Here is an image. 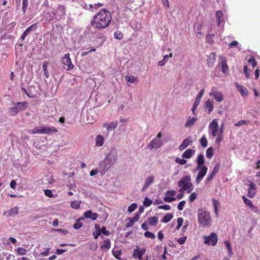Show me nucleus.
<instances>
[{"label": "nucleus", "mask_w": 260, "mask_h": 260, "mask_svg": "<svg viewBox=\"0 0 260 260\" xmlns=\"http://www.w3.org/2000/svg\"><path fill=\"white\" fill-rule=\"evenodd\" d=\"M192 143L191 140L188 138L185 139L183 141L181 144L179 146V150L180 151H182L185 149L189 144Z\"/></svg>", "instance_id": "24"}, {"label": "nucleus", "mask_w": 260, "mask_h": 260, "mask_svg": "<svg viewBox=\"0 0 260 260\" xmlns=\"http://www.w3.org/2000/svg\"><path fill=\"white\" fill-rule=\"evenodd\" d=\"M243 71L246 77L248 78L250 76V71L246 66L244 67Z\"/></svg>", "instance_id": "57"}, {"label": "nucleus", "mask_w": 260, "mask_h": 260, "mask_svg": "<svg viewBox=\"0 0 260 260\" xmlns=\"http://www.w3.org/2000/svg\"><path fill=\"white\" fill-rule=\"evenodd\" d=\"M197 196V195L195 192L191 193L189 197V201L191 202H193L196 199Z\"/></svg>", "instance_id": "62"}, {"label": "nucleus", "mask_w": 260, "mask_h": 260, "mask_svg": "<svg viewBox=\"0 0 260 260\" xmlns=\"http://www.w3.org/2000/svg\"><path fill=\"white\" fill-rule=\"evenodd\" d=\"M178 186L180 188L179 190L180 192L186 191L187 193H190L194 188L189 175H185L181 177L178 182Z\"/></svg>", "instance_id": "3"}, {"label": "nucleus", "mask_w": 260, "mask_h": 260, "mask_svg": "<svg viewBox=\"0 0 260 260\" xmlns=\"http://www.w3.org/2000/svg\"><path fill=\"white\" fill-rule=\"evenodd\" d=\"M112 17L110 13L106 9H102L93 17L90 24L96 29H103L107 27L110 23Z\"/></svg>", "instance_id": "1"}, {"label": "nucleus", "mask_w": 260, "mask_h": 260, "mask_svg": "<svg viewBox=\"0 0 260 260\" xmlns=\"http://www.w3.org/2000/svg\"><path fill=\"white\" fill-rule=\"evenodd\" d=\"M95 145L98 147L102 146L104 143V138L103 136L98 135L96 136L95 140Z\"/></svg>", "instance_id": "28"}, {"label": "nucleus", "mask_w": 260, "mask_h": 260, "mask_svg": "<svg viewBox=\"0 0 260 260\" xmlns=\"http://www.w3.org/2000/svg\"><path fill=\"white\" fill-rule=\"evenodd\" d=\"M48 64V62L45 61L43 62V66H42V68L44 72V75L47 78H48V77H49V73L47 70Z\"/></svg>", "instance_id": "39"}, {"label": "nucleus", "mask_w": 260, "mask_h": 260, "mask_svg": "<svg viewBox=\"0 0 260 260\" xmlns=\"http://www.w3.org/2000/svg\"><path fill=\"white\" fill-rule=\"evenodd\" d=\"M62 63L68 66V71H70L74 68V65L72 63L71 59L70 58V54L69 53L64 54L62 58Z\"/></svg>", "instance_id": "13"}, {"label": "nucleus", "mask_w": 260, "mask_h": 260, "mask_svg": "<svg viewBox=\"0 0 260 260\" xmlns=\"http://www.w3.org/2000/svg\"><path fill=\"white\" fill-rule=\"evenodd\" d=\"M212 201V203H213V205L214 206V209L218 208V206L220 205L219 202L217 200H216L214 199H213Z\"/></svg>", "instance_id": "64"}, {"label": "nucleus", "mask_w": 260, "mask_h": 260, "mask_svg": "<svg viewBox=\"0 0 260 260\" xmlns=\"http://www.w3.org/2000/svg\"><path fill=\"white\" fill-rule=\"evenodd\" d=\"M42 134H50L57 132V129L53 126H41Z\"/></svg>", "instance_id": "19"}, {"label": "nucleus", "mask_w": 260, "mask_h": 260, "mask_svg": "<svg viewBox=\"0 0 260 260\" xmlns=\"http://www.w3.org/2000/svg\"><path fill=\"white\" fill-rule=\"evenodd\" d=\"M84 215L85 218L91 219L92 220H95L98 217L97 213H92L91 210H88L86 211Z\"/></svg>", "instance_id": "23"}, {"label": "nucleus", "mask_w": 260, "mask_h": 260, "mask_svg": "<svg viewBox=\"0 0 260 260\" xmlns=\"http://www.w3.org/2000/svg\"><path fill=\"white\" fill-rule=\"evenodd\" d=\"M146 249L142 248H139L138 246H136V248L134 249L133 253V256L135 258H138L139 260L142 259V256L145 254Z\"/></svg>", "instance_id": "14"}, {"label": "nucleus", "mask_w": 260, "mask_h": 260, "mask_svg": "<svg viewBox=\"0 0 260 260\" xmlns=\"http://www.w3.org/2000/svg\"><path fill=\"white\" fill-rule=\"evenodd\" d=\"M28 6V0H22V10L23 14H25Z\"/></svg>", "instance_id": "54"}, {"label": "nucleus", "mask_w": 260, "mask_h": 260, "mask_svg": "<svg viewBox=\"0 0 260 260\" xmlns=\"http://www.w3.org/2000/svg\"><path fill=\"white\" fill-rule=\"evenodd\" d=\"M256 187L253 183H250L248 189V197L252 198L255 194Z\"/></svg>", "instance_id": "22"}, {"label": "nucleus", "mask_w": 260, "mask_h": 260, "mask_svg": "<svg viewBox=\"0 0 260 260\" xmlns=\"http://www.w3.org/2000/svg\"><path fill=\"white\" fill-rule=\"evenodd\" d=\"M117 157V155L116 153L114 151H111L107 155L104 160L112 167L116 162Z\"/></svg>", "instance_id": "10"}, {"label": "nucleus", "mask_w": 260, "mask_h": 260, "mask_svg": "<svg viewBox=\"0 0 260 260\" xmlns=\"http://www.w3.org/2000/svg\"><path fill=\"white\" fill-rule=\"evenodd\" d=\"M100 170L99 173L101 176H103L105 173L111 167L108 162L103 160L99 164Z\"/></svg>", "instance_id": "16"}, {"label": "nucleus", "mask_w": 260, "mask_h": 260, "mask_svg": "<svg viewBox=\"0 0 260 260\" xmlns=\"http://www.w3.org/2000/svg\"><path fill=\"white\" fill-rule=\"evenodd\" d=\"M242 199L243 200L244 203L246 205H247L248 206H249V207L251 210H252L255 206L253 205V204L252 202H251V201H250V200H249L247 198H246V197H245L244 196H243L242 197Z\"/></svg>", "instance_id": "33"}, {"label": "nucleus", "mask_w": 260, "mask_h": 260, "mask_svg": "<svg viewBox=\"0 0 260 260\" xmlns=\"http://www.w3.org/2000/svg\"><path fill=\"white\" fill-rule=\"evenodd\" d=\"M194 152V150L190 149H188L182 154V156L183 158L188 159L192 156Z\"/></svg>", "instance_id": "30"}, {"label": "nucleus", "mask_w": 260, "mask_h": 260, "mask_svg": "<svg viewBox=\"0 0 260 260\" xmlns=\"http://www.w3.org/2000/svg\"><path fill=\"white\" fill-rule=\"evenodd\" d=\"M221 68L222 72L224 73H226L228 71L229 67L225 61H222L221 62Z\"/></svg>", "instance_id": "47"}, {"label": "nucleus", "mask_w": 260, "mask_h": 260, "mask_svg": "<svg viewBox=\"0 0 260 260\" xmlns=\"http://www.w3.org/2000/svg\"><path fill=\"white\" fill-rule=\"evenodd\" d=\"M154 181V177L151 175L146 178L143 187L142 188V191H145Z\"/></svg>", "instance_id": "17"}, {"label": "nucleus", "mask_w": 260, "mask_h": 260, "mask_svg": "<svg viewBox=\"0 0 260 260\" xmlns=\"http://www.w3.org/2000/svg\"><path fill=\"white\" fill-rule=\"evenodd\" d=\"M28 133L30 134H42L41 126H37L32 129L28 131Z\"/></svg>", "instance_id": "37"}, {"label": "nucleus", "mask_w": 260, "mask_h": 260, "mask_svg": "<svg viewBox=\"0 0 260 260\" xmlns=\"http://www.w3.org/2000/svg\"><path fill=\"white\" fill-rule=\"evenodd\" d=\"M37 23L32 24L30 26H29L28 28H27L26 30L30 33L31 32L35 31L37 29Z\"/></svg>", "instance_id": "56"}, {"label": "nucleus", "mask_w": 260, "mask_h": 260, "mask_svg": "<svg viewBox=\"0 0 260 260\" xmlns=\"http://www.w3.org/2000/svg\"><path fill=\"white\" fill-rule=\"evenodd\" d=\"M205 160L204 156L202 154H200L198 156L197 159V167L205 166L204 164Z\"/></svg>", "instance_id": "31"}, {"label": "nucleus", "mask_w": 260, "mask_h": 260, "mask_svg": "<svg viewBox=\"0 0 260 260\" xmlns=\"http://www.w3.org/2000/svg\"><path fill=\"white\" fill-rule=\"evenodd\" d=\"M198 220L202 227H209L211 225L212 219L210 213L205 208L198 209Z\"/></svg>", "instance_id": "2"}, {"label": "nucleus", "mask_w": 260, "mask_h": 260, "mask_svg": "<svg viewBox=\"0 0 260 260\" xmlns=\"http://www.w3.org/2000/svg\"><path fill=\"white\" fill-rule=\"evenodd\" d=\"M152 203V201L149 199L148 197L145 198L143 204L146 207H149Z\"/></svg>", "instance_id": "53"}, {"label": "nucleus", "mask_w": 260, "mask_h": 260, "mask_svg": "<svg viewBox=\"0 0 260 260\" xmlns=\"http://www.w3.org/2000/svg\"><path fill=\"white\" fill-rule=\"evenodd\" d=\"M204 92L205 89H202L198 93L196 98V100L191 108L192 113L194 115H197V113L196 112V110L201 102V100L204 94Z\"/></svg>", "instance_id": "8"}, {"label": "nucleus", "mask_w": 260, "mask_h": 260, "mask_svg": "<svg viewBox=\"0 0 260 260\" xmlns=\"http://www.w3.org/2000/svg\"><path fill=\"white\" fill-rule=\"evenodd\" d=\"M15 250L16 251L18 254L20 255H24L26 253V250L22 247H17Z\"/></svg>", "instance_id": "45"}, {"label": "nucleus", "mask_w": 260, "mask_h": 260, "mask_svg": "<svg viewBox=\"0 0 260 260\" xmlns=\"http://www.w3.org/2000/svg\"><path fill=\"white\" fill-rule=\"evenodd\" d=\"M83 219V218H81L78 220L74 224V228L75 229H79L82 226V224L80 222V220Z\"/></svg>", "instance_id": "49"}, {"label": "nucleus", "mask_w": 260, "mask_h": 260, "mask_svg": "<svg viewBox=\"0 0 260 260\" xmlns=\"http://www.w3.org/2000/svg\"><path fill=\"white\" fill-rule=\"evenodd\" d=\"M223 14L222 12L221 11H218L216 12L215 16L216 18L217 19V25L219 26L221 22L222 21V17Z\"/></svg>", "instance_id": "34"}, {"label": "nucleus", "mask_w": 260, "mask_h": 260, "mask_svg": "<svg viewBox=\"0 0 260 260\" xmlns=\"http://www.w3.org/2000/svg\"><path fill=\"white\" fill-rule=\"evenodd\" d=\"M27 108V103L24 102H17L14 104L13 107H11L10 109V112L13 115H16L19 111L23 110Z\"/></svg>", "instance_id": "5"}, {"label": "nucleus", "mask_w": 260, "mask_h": 260, "mask_svg": "<svg viewBox=\"0 0 260 260\" xmlns=\"http://www.w3.org/2000/svg\"><path fill=\"white\" fill-rule=\"evenodd\" d=\"M200 143L203 147L205 148L207 146L208 142L205 137H203L200 140Z\"/></svg>", "instance_id": "51"}, {"label": "nucleus", "mask_w": 260, "mask_h": 260, "mask_svg": "<svg viewBox=\"0 0 260 260\" xmlns=\"http://www.w3.org/2000/svg\"><path fill=\"white\" fill-rule=\"evenodd\" d=\"M158 218L156 216H152L148 218L149 224L151 226L156 225L158 222Z\"/></svg>", "instance_id": "35"}, {"label": "nucleus", "mask_w": 260, "mask_h": 260, "mask_svg": "<svg viewBox=\"0 0 260 260\" xmlns=\"http://www.w3.org/2000/svg\"><path fill=\"white\" fill-rule=\"evenodd\" d=\"M126 81L131 83H133L137 81V78L134 76H126Z\"/></svg>", "instance_id": "44"}, {"label": "nucleus", "mask_w": 260, "mask_h": 260, "mask_svg": "<svg viewBox=\"0 0 260 260\" xmlns=\"http://www.w3.org/2000/svg\"><path fill=\"white\" fill-rule=\"evenodd\" d=\"M137 208V204L133 203L128 207V211L129 213H132L133 211H134Z\"/></svg>", "instance_id": "50"}, {"label": "nucleus", "mask_w": 260, "mask_h": 260, "mask_svg": "<svg viewBox=\"0 0 260 260\" xmlns=\"http://www.w3.org/2000/svg\"><path fill=\"white\" fill-rule=\"evenodd\" d=\"M213 149L210 147L206 150V156L209 158H211L213 156Z\"/></svg>", "instance_id": "42"}, {"label": "nucleus", "mask_w": 260, "mask_h": 260, "mask_svg": "<svg viewBox=\"0 0 260 260\" xmlns=\"http://www.w3.org/2000/svg\"><path fill=\"white\" fill-rule=\"evenodd\" d=\"M197 118L191 117L189 116L188 118V119L185 124V127H189L192 126L195 123V122L197 121Z\"/></svg>", "instance_id": "29"}, {"label": "nucleus", "mask_w": 260, "mask_h": 260, "mask_svg": "<svg viewBox=\"0 0 260 260\" xmlns=\"http://www.w3.org/2000/svg\"><path fill=\"white\" fill-rule=\"evenodd\" d=\"M44 17L45 18L46 22H49L52 21L53 19H58L55 11H52L51 12L46 13L44 15Z\"/></svg>", "instance_id": "18"}, {"label": "nucleus", "mask_w": 260, "mask_h": 260, "mask_svg": "<svg viewBox=\"0 0 260 260\" xmlns=\"http://www.w3.org/2000/svg\"><path fill=\"white\" fill-rule=\"evenodd\" d=\"M235 84L237 88L238 89V91L240 92L242 96H245L248 95L247 90L244 88V87L243 85H240L237 82L235 83Z\"/></svg>", "instance_id": "27"}, {"label": "nucleus", "mask_w": 260, "mask_h": 260, "mask_svg": "<svg viewBox=\"0 0 260 260\" xmlns=\"http://www.w3.org/2000/svg\"><path fill=\"white\" fill-rule=\"evenodd\" d=\"M117 125V121L111 122L109 124L104 123L103 126L106 128L108 132H111L115 129Z\"/></svg>", "instance_id": "26"}, {"label": "nucleus", "mask_w": 260, "mask_h": 260, "mask_svg": "<svg viewBox=\"0 0 260 260\" xmlns=\"http://www.w3.org/2000/svg\"><path fill=\"white\" fill-rule=\"evenodd\" d=\"M175 162L178 164L183 165L185 164L187 161L184 159H181L179 157H176L175 159Z\"/></svg>", "instance_id": "55"}, {"label": "nucleus", "mask_w": 260, "mask_h": 260, "mask_svg": "<svg viewBox=\"0 0 260 260\" xmlns=\"http://www.w3.org/2000/svg\"><path fill=\"white\" fill-rule=\"evenodd\" d=\"M215 54L214 53H211L208 59H207V64L209 67L212 68L213 67L214 62L215 61Z\"/></svg>", "instance_id": "25"}, {"label": "nucleus", "mask_w": 260, "mask_h": 260, "mask_svg": "<svg viewBox=\"0 0 260 260\" xmlns=\"http://www.w3.org/2000/svg\"><path fill=\"white\" fill-rule=\"evenodd\" d=\"M204 108L207 110L208 114L211 113L213 110V101L209 99L206 101L204 103Z\"/></svg>", "instance_id": "21"}, {"label": "nucleus", "mask_w": 260, "mask_h": 260, "mask_svg": "<svg viewBox=\"0 0 260 260\" xmlns=\"http://www.w3.org/2000/svg\"><path fill=\"white\" fill-rule=\"evenodd\" d=\"M140 218V213H135V216L133 218H128V223L126 225V228L132 227L134 223L137 222Z\"/></svg>", "instance_id": "20"}, {"label": "nucleus", "mask_w": 260, "mask_h": 260, "mask_svg": "<svg viewBox=\"0 0 260 260\" xmlns=\"http://www.w3.org/2000/svg\"><path fill=\"white\" fill-rule=\"evenodd\" d=\"M158 209H164L166 211L170 210L171 209V206L168 205H161L158 207Z\"/></svg>", "instance_id": "61"}, {"label": "nucleus", "mask_w": 260, "mask_h": 260, "mask_svg": "<svg viewBox=\"0 0 260 260\" xmlns=\"http://www.w3.org/2000/svg\"><path fill=\"white\" fill-rule=\"evenodd\" d=\"M114 37L115 39L120 40L123 38V34L120 31H116L114 34Z\"/></svg>", "instance_id": "48"}, {"label": "nucleus", "mask_w": 260, "mask_h": 260, "mask_svg": "<svg viewBox=\"0 0 260 260\" xmlns=\"http://www.w3.org/2000/svg\"><path fill=\"white\" fill-rule=\"evenodd\" d=\"M44 193H45V196L48 197H49V198L53 197V194H52V191L51 190H49V189L44 190Z\"/></svg>", "instance_id": "60"}, {"label": "nucleus", "mask_w": 260, "mask_h": 260, "mask_svg": "<svg viewBox=\"0 0 260 260\" xmlns=\"http://www.w3.org/2000/svg\"><path fill=\"white\" fill-rule=\"evenodd\" d=\"M18 208L17 207H14L10 210L8 212V215L10 216L14 217L17 215L19 213Z\"/></svg>", "instance_id": "36"}, {"label": "nucleus", "mask_w": 260, "mask_h": 260, "mask_svg": "<svg viewBox=\"0 0 260 260\" xmlns=\"http://www.w3.org/2000/svg\"><path fill=\"white\" fill-rule=\"evenodd\" d=\"M185 204V201H181L178 205V209L180 211H181L183 209L184 206Z\"/></svg>", "instance_id": "59"}, {"label": "nucleus", "mask_w": 260, "mask_h": 260, "mask_svg": "<svg viewBox=\"0 0 260 260\" xmlns=\"http://www.w3.org/2000/svg\"><path fill=\"white\" fill-rule=\"evenodd\" d=\"M186 239L187 238L186 236H183L182 237L179 238L177 240V241L179 244L182 245L185 243V241L186 240Z\"/></svg>", "instance_id": "63"}, {"label": "nucleus", "mask_w": 260, "mask_h": 260, "mask_svg": "<svg viewBox=\"0 0 260 260\" xmlns=\"http://www.w3.org/2000/svg\"><path fill=\"white\" fill-rule=\"evenodd\" d=\"M196 170L199 172L195 180L197 184H199L206 175L208 168L206 166L196 167Z\"/></svg>", "instance_id": "7"}, {"label": "nucleus", "mask_w": 260, "mask_h": 260, "mask_svg": "<svg viewBox=\"0 0 260 260\" xmlns=\"http://www.w3.org/2000/svg\"><path fill=\"white\" fill-rule=\"evenodd\" d=\"M248 62L252 65L253 68H255L257 65L256 61L253 57L249 59Z\"/></svg>", "instance_id": "58"}, {"label": "nucleus", "mask_w": 260, "mask_h": 260, "mask_svg": "<svg viewBox=\"0 0 260 260\" xmlns=\"http://www.w3.org/2000/svg\"><path fill=\"white\" fill-rule=\"evenodd\" d=\"M81 202L77 201H74L71 203V206L74 209H77L80 208Z\"/></svg>", "instance_id": "46"}, {"label": "nucleus", "mask_w": 260, "mask_h": 260, "mask_svg": "<svg viewBox=\"0 0 260 260\" xmlns=\"http://www.w3.org/2000/svg\"><path fill=\"white\" fill-rule=\"evenodd\" d=\"M204 243L208 245L215 246L218 241V238L216 234L214 233H211L208 236H204Z\"/></svg>", "instance_id": "9"}, {"label": "nucleus", "mask_w": 260, "mask_h": 260, "mask_svg": "<svg viewBox=\"0 0 260 260\" xmlns=\"http://www.w3.org/2000/svg\"><path fill=\"white\" fill-rule=\"evenodd\" d=\"M144 236L147 238L151 239H154L155 238V234L149 231H146V232H145Z\"/></svg>", "instance_id": "52"}, {"label": "nucleus", "mask_w": 260, "mask_h": 260, "mask_svg": "<svg viewBox=\"0 0 260 260\" xmlns=\"http://www.w3.org/2000/svg\"><path fill=\"white\" fill-rule=\"evenodd\" d=\"M173 217L172 214L168 213L165 215L161 219V221L164 223H167L170 221Z\"/></svg>", "instance_id": "38"}, {"label": "nucleus", "mask_w": 260, "mask_h": 260, "mask_svg": "<svg viewBox=\"0 0 260 260\" xmlns=\"http://www.w3.org/2000/svg\"><path fill=\"white\" fill-rule=\"evenodd\" d=\"M112 253L114 255V256L119 259V260H121L122 258H121L120 256L121 255V251L120 250H115V249H113L112 250Z\"/></svg>", "instance_id": "40"}, {"label": "nucleus", "mask_w": 260, "mask_h": 260, "mask_svg": "<svg viewBox=\"0 0 260 260\" xmlns=\"http://www.w3.org/2000/svg\"><path fill=\"white\" fill-rule=\"evenodd\" d=\"M162 145L161 140H158L155 138H153L149 143L147 145V148L152 150L154 149H157Z\"/></svg>", "instance_id": "11"}, {"label": "nucleus", "mask_w": 260, "mask_h": 260, "mask_svg": "<svg viewBox=\"0 0 260 260\" xmlns=\"http://www.w3.org/2000/svg\"><path fill=\"white\" fill-rule=\"evenodd\" d=\"M219 131L217 120L214 119L209 125V133L210 137L212 138L216 137Z\"/></svg>", "instance_id": "4"}, {"label": "nucleus", "mask_w": 260, "mask_h": 260, "mask_svg": "<svg viewBox=\"0 0 260 260\" xmlns=\"http://www.w3.org/2000/svg\"><path fill=\"white\" fill-rule=\"evenodd\" d=\"M224 243H225V245L228 250L229 254L230 256L231 257L233 254L232 248L231 247V245L230 243L228 241H225Z\"/></svg>", "instance_id": "43"}, {"label": "nucleus", "mask_w": 260, "mask_h": 260, "mask_svg": "<svg viewBox=\"0 0 260 260\" xmlns=\"http://www.w3.org/2000/svg\"><path fill=\"white\" fill-rule=\"evenodd\" d=\"M219 169V165L217 164H216L213 168L212 172L208 175L205 180V184H209L211 180H212L213 178L214 177L216 174L218 172Z\"/></svg>", "instance_id": "12"}, {"label": "nucleus", "mask_w": 260, "mask_h": 260, "mask_svg": "<svg viewBox=\"0 0 260 260\" xmlns=\"http://www.w3.org/2000/svg\"><path fill=\"white\" fill-rule=\"evenodd\" d=\"M176 192L174 190H168L165 193V197L164 200L166 202L170 203L176 200L174 196Z\"/></svg>", "instance_id": "15"}, {"label": "nucleus", "mask_w": 260, "mask_h": 260, "mask_svg": "<svg viewBox=\"0 0 260 260\" xmlns=\"http://www.w3.org/2000/svg\"><path fill=\"white\" fill-rule=\"evenodd\" d=\"M209 96H212L213 99L217 102H221L223 99V95L221 91H219L215 87H212L211 91L209 93Z\"/></svg>", "instance_id": "6"}, {"label": "nucleus", "mask_w": 260, "mask_h": 260, "mask_svg": "<svg viewBox=\"0 0 260 260\" xmlns=\"http://www.w3.org/2000/svg\"><path fill=\"white\" fill-rule=\"evenodd\" d=\"M222 135H223V130L222 129H220L218 134L216 136V138L215 139V143L216 144H219L220 142L222 140Z\"/></svg>", "instance_id": "41"}, {"label": "nucleus", "mask_w": 260, "mask_h": 260, "mask_svg": "<svg viewBox=\"0 0 260 260\" xmlns=\"http://www.w3.org/2000/svg\"><path fill=\"white\" fill-rule=\"evenodd\" d=\"M111 247L110 239H107L104 240V244L101 246V248L104 250H108Z\"/></svg>", "instance_id": "32"}]
</instances>
